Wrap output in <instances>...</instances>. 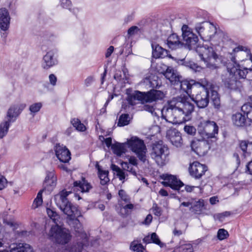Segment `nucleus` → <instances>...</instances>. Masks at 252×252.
I'll list each match as a JSON object with an SVG mask.
<instances>
[{"label":"nucleus","instance_id":"obj_32","mask_svg":"<svg viewBox=\"0 0 252 252\" xmlns=\"http://www.w3.org/2000/svg\"><path fill=\"white\" fill-rule=\"evenodd\" d=\"M246 118L241 113H237L232 116L233 124L237 126H243L245 125Z\"/></svg>","mask_w":252,"mask_h":252},{"label":"nucleus","instance_id":"obj_7","mask_svg":"<svg viewBox=\"0 0 252 252\" xmlns=\"http://www.w3.org/2000/svg\"><path fill=\"white\" fill-rule=\"evenodd\" d=\"M218 126L211 120H203L198 125V132L204 139L215 137L218 133Z\"/></svg>","mask_w":252,"mask_h":252},{"label":"nucleus","instance_id":"obj_49","mask_svg":"<svg viewBox=\"0 0 252 252\" xmlns=\"http://www.w3.org/2000/svg\"><path fill=\"white\" fill-rule=\"evenodd\" d=\"M229 236L228 232L224 229H220L218 231L217 236L219 240H222Z\"/></svg>","mask_w":252,"mask_h":252},{"label":"nucleus","instance_id":"obj_53","mask_svg":"<svg viewBox=\"0 0 252 252\" xmlns=\"http://www.w3.org/2000/svg\"><path fill=\"white\" fill-rule=\"evenodd\" d=\"M140 29L137 26H132L127 31V34L128 36H131L137 34Z\"/></svg>","mask_w":252,"mask_h":252},{"label":"nucleus","instance_id":"obj_20","mask_svg":"<svg viewBox=\"0 0 252 252\" xmlns=\"http://www.w3.org/2000/svg\"><path fill=\"white\" fill-rule=\"evenodd\" d=\"M57 178L55 176L54 171H48L43 183V190H47L49 192L52 191L56 186Z\"/></svg>","mask_w":252,"mask_h":252},{"label":"nucleus","instance_id":"obj_48","mask_svg":"<svg viewBox=\"0 0 252 252\" xmlns=\"http://www.w3.org/2000/svg\"><path fill=\"white\" fill-rule=\"evenodd\" d=\"M42 104L41 102H37L32 104L29 107V110L31 112V114L33 116L36 113H37L41 108Z\"/></svg>","mask_w":252,"mask_h":252},{"label":"nucleus","instance_id":"obj_26","mask_svg":"<svg viewBox=\"0 0 252 252\" xmlns=\"http://www.w3.org/2000/svg\"><path fill=\"white\" fill-rule=\"evenodd\" d=\"M73 190H80L82 192H87L92 188L91 185L85 180L82 181H76L74 182Z\"/></svg>","mask_w":252,"mask_h":252},{"label":"nucleus","instance_id":"obj_35","mask_svg":"<svg viewBox=\"0 0 252 252\" xmlns=\"http://www.w3.org/2000/svg\"><path fill=\"white\" fill-rule=\"evenodd\" d=\"M209 94L211 93V100L213 103V105L216 108L219 109L220 107V99L219 97L218 92L213 90L212 86L211 89H209Z\"/></svg>","mask_w":252,"mask_h":252},{"label":"nucleus","instance_id":"obj_44","mask_svg":"<svg viewBox=\"0 0 252 252\" xmlns=\"http://www.w3.org/2000/svg\"><path fill=\"white\" fill-rule=\"evenodd\" d=\"M184 64L195 72L200 71L202 69V67L200 66L192 61H185Z\"/></svg>","mask_w":252,"mask_h":252},{"label":"nucleus","instance_id":"obj_64","mask_svg":"<svg viewBox=\"0 0 252 252\" xmlns=\"http://www.w3.org/2000/svg\"><path fill=\"white\" fill-rule=\"evenodd\" d=\"M247 168L248 169L250 174H252V160L248 163Z\"/></svg>","mask_w":252,"mask_h":252},{"label":"nucleus","instance_id":"obj_6","mask_svg":"<svg viewBox=\"0 0 252 252\" xmlns=\"http://www.w3.org/2000/svg\"><path fill=\"white\" fill-rule=\"evenodd\" d=\"M48 236L51 240L62 245L67 244L71 237L68 231L62 228L59 225L52 226Z\"/></svg>","mask_w":252,"mask_h":252},{"label":"nucleus","instance_id":"obj_8","mask_svg":"<svg viewBox=\"0 0 252 252\" xmlns=\"http://www.w3.org/2000/svg\"><path fill=\"white\" fill-rule=\"evenodd\" d=\"M195 29L201 38L204 40H211L217 33L216 27L207 21L196 24Z\"/></svg>","mask_w":252,"mask_h":252},{"label":"nucleus","instance_id":"obj_25","mask_svg":"<svg viewBox=\"0 0 252 252\" xmlns=\"http://www.w3.org/2000/svg\"><path fill=\"white\" fill-rule=\"evenodd\" d=\"M153 57L156 59L163 58L168 55V51L158 44H152Z\"/></svg>","mask_w":252,"mask_h":252},{"label":"nucleus","instance_id":"obj_14","mask_svg":"<svg viewBox=\"0 0 252 252\" xmlns=\"http://www.w3.org/2000/svg\"><path fill=\"white\" fill-rule=\"evenodd\" d=\"M226 67L230 75H233L237 80L245 78L248 73V69H241L239 65L236 62L235 57H233L231 58V62L227 63Z\"/></svg>","mask_w":252,"mask_h":252},{"label":"nucleus","instance_id":"obj_18","mask_svg":"<svg viewBox=\"0 0 252 252\" xmlns=\"http://www.w3.org/2000/svg\"><path fill=\"white\" fill-rule=\"evenodd\" d=\"M55 151L56 157L61 162L68 163L70 160V152L65 147L57 144L55 146Z\"/></svg>","mask_w":252,"mask_h":252},{"label":"nucleus","instance_id":"obj_22","mask_svg":"<svg viewBox=\"0 0 252 252\" xmlns=\"http://www.w3.org/2000/svg\"><path fill=\"white\" fill-rule=\"evenodd\" d=\"M10 17L8 10L5 8L0 9V28L6 31L9 27Z\"/></svg>","mask_w":252,"mask_h":252},{"label":"nucleus","instance_id":"obj_16","mask_svg":"<svg viewBox=\"0 0 252 252\" xmlns=\"http://www.w3.org/2000/svg\"><path fill=\"white\" fill-rule=\"evenodd\" d=\"M207 170V166L198 161H194L190 164L189 167L190 175L196 179L200 178Z\"/></svg>","mask_w":252,"mask_h":252},{"label":"nucleus","instance_id":"obj_17","mask_svg":"<svg viewBox=\"0 0 252 252\" xmlns=\"http://www.w3.org/2000/svg\"><path fill=\"white\" fill-rule=\"evenodd\" d=\"M57 53L56 49L48 51L43 57L42 66L45 69H48L58 64V60L55 57Z\"/></svg>","mask_w":252,"mask_h":252},{"label":"nucleus","instance_id":"obj_60","mask_svg":"<svg viewBox=\"0 0 252 252\" xmlns=\"http://www.w3.org/2000/svg\"><path fill=\"white\" fill-rule=\"evenodd\" d=\"M63 162L59 164L58 165V167L60 169H62L66 172H69L70 170L68 169L67 166L65 164H63Z\"/></svg>","mask_w":252,"mask_h":252},{"label":"nucleus","instance_id":"obj_3","mask_svg":"<svg viewBox=\"0 0 252 252\" xmlns=\"http://www.w3.org/2000/svg\"><path fill=\"white\" fill-rule=\"evenodd\" d=\"M212 46L207 45L202 46H198L196 51L198 53L201 59L203 60L206 66L210 69H215L221 62V59L216 53L215 46L211 43Z\"/></svg>","mask_w":252,"mask_h":252},{"label":"nucleus","instance_id":"obj_11","mask_svg":"<svg viewBox=\"0 0 252 252\" xmlns=\"http://www.w3.org/2000/svg\"><path fill=\"white\" fill-rule=\"evenodd\" d=\"M171 104L173 106L180 109L186 117L189 118V115L194 110V105L189 98L185 97H177L171 100Z\"/></svg>","mask_w":252,"mask_h":252},{"label":"nucleus","instance_id":"obj_9","mask_svg":"<svg viewBox=\"0 0 252 252\" xmlns=\"http://www.w3.org/2000/svg\"><path fill=\"white\" fill-rule=\"evenodd\" d=\"M169 154V150L165 145L159 142L153 145L151 156L158 165L165 164Z\"/></svg>","mask_w":252,"mask_h":252},{"label":"nucleus","instance_id":"obj_40","mask_svg":"<svg viewBox=\"0 0 252 252\" xmlns=\"http://www.w3.org/2000/svg\"><path fill=\"white\" fill-rule=\"evenodd\" d=\"M71 124L78 131H84L86 129V127L85 125L81 123L80 120L78 119H72L71 120Z\"/></svg>","mask_w":252,"mask_h":252},{"label":"nucleus","instance_id":"obj_24","mask_svg":"<svg viewBox=\"0 0 252 252\" xmlns=\"http://www.w3.org/2000/svg\"><path fill=\"white\" fill-rule=\"evenodd\" d=\"M167 44L168 47L172 50H176L184 46V42L180 40L176 33H173L168 37Z\"/></svg>","mask_w":252,"mask_h":252},{"label":"nucleus","instance_id":"obj_47","mask_svg":"<svg viewBox=\"0 0 252 252\" xmlns=\"http://www.w3.org/2000/svg\"><path fill=\"white\" fill-rule=\"evenodd\" d=\"M61 5L63 8L68 9L70 12L75 13V8H72V2L70 0H60Z\"/></svg>","mask_w":252,"mask_h":252},{"label":"nucleus","instance_id":"obj_10","mask_svg":"<svg viewBox=\"0 0 252 252\" xmlns=\"http://www.w3.org/2000/svg\"><path fill=\"white\" fill-rule=\"evenodd\" d=\"M127 144L141 161H146L147 148L143 140L136 137H133L127 141Z\"/></svg>","mask_w":252,"mask_h":252},{"label":"nucleus","instance_id":"obj_46","mask_svg":"<svg viewBox=\"0 0 252 252\" xmlns=\"http://www.w3.org/2000/svg\"><path fill=\"white\" fill-rule=\"evenodd\" d=\"M128 114H122L119 118L118 126H119L127 125L129 122Z\"/></svg>","mask_w":252,"mask_h":252},{"label":"nucleus","instance_id":"obj_19","mask_svg":"<svg viewBox=\"0 0 252 252\" xmlns=\"http://www.w3.org/2000/svg\"><path fill=\"white\" fill-rule=\"evenodd\" d=\"M163 74L165 78L169 80L173 85H178L182 78L177 70L169 66L166 67L165 71Z\"/></svg>","mask_w":252,"mask_h":252},{"label":"nucleus","instance_id":"obj_4","mask_svg":"<svg viewBox=\"0 0 252 252\" xmlns=\"http://www.w3.org/2000/svg\"><path fill=\"white\" fill-rule=\"evenodd\" d=\"M171 104V100L167 106H164L161 110L162 118L166 121L173 124H182L189 120L186 117L182 110Z\"/></svg>","mask_w":252,"mask_h":252},{"label":"nucleus","instance_id":"obj_52","mask_svg":"<svg viewBox=\"0 0 252 252\" xmlns=\"http://www.w3.org/2000/svg\"><path fill=\"white\" fill-rule=\"evenodd\" d=\"M154 214L157 216L159 217L162 214V209L160 207H158L156 203L153 204V207L151 209Z\"/></svg>","mask_w":252,"mask_h":252},{"label":"nucleus","instance_id":"obj_39","mask_svg":"<svg viewBox=\"0 0 252 252\" xmlns=\"http://www.w3.org/2000/svg\"><path fill=\"white\" fill-rule=\"evenodd\" d=\"M241 110L246 115L248 119L252 122V106L249 104H245L242 106Z\"/></svg>","mask_w":252,"mask_h":252},{"label":"nucleus","instance_id":"obj_51","mask_svg":"<svg viewBox=\"0 0 252 252\" xmlns=\"http://www.w3.org/2000/svg\"><path fill=\"white\" fill-rule=\"evenodd\" d=\"M184 129L187 134L190 135H194L196 131V128L192 126H185Z\"/></svg>","mask_w":252,"mask_h":252},{"label":"nucleus","instance_id":"obj_57","mask_svg":"<svg viewBox=\"0 0 252 252\" xmlns=\"http://www.w3.org/2000/svg\"><path fill=\"white\" fill-rule=\"evenodd\" d=\"M49 79L50 84L53 86H55L57 80L56 76L54 74H51L49 75Z\"/></svg>","mask_w":252,"mask_h":252},{"label":"nucleus","instance_id":"obj_41","mask_svg":"<svg viewBox=\"0 0 252 252\" xmlns=\"http://www.w3.org/2000/svg\"><path fill=\"white\" fill-rule=\"evenodd\" d=\"M239 147L244 153V156H246V154L250 153V152H248V150L251 147L252 148V143L247 140L241 141L239 142Z\"/></svg>","mask_w":252,"mask_h":252},{"label":"nucleus","instance_id":"obj_55","mask_svg":"<svg viewBox=\"0 0 252 252\" xmlns=\"http://www.w3.org/2000/svg\"><path fill=\"white\" fill-rule=\"evenodd\" d=\"M192 203V202H183L181 203V204L179 206V209L182 212H185L186 211V210H184L182 207H189L190 208V207L191 206Z\"/></svg>","mask_w":252,"mask_h":252},{"label":"nucleus","instance_id":"obj_62","mask_svg":"<svg viewBox=\"0 0 252 252\" xmlns=\"http://www.w3.org/2000/svg\"><path fill=\"white\" fill-rule=\"evenodd\" d=\"M114 47L112 46H110L108 49L107 50L106 53L105 54L106 58L109 57L114 51Z\"/></svg>","mask_w":252,"mask_h":252},{"label":"nucleus","instance_id":"obj_42","mask_svg":"<svg viewBox=\"0 0 252 252\" xmlns=\"http://www.w3.org/2000/svg\"><path fill=\"white\" fill-rule=\"evenodd\" d=\"M47 213L48 216L52 219L53 221L55 223V225H59L60 217L57 213L53 210L47 208Z\"/></svg>","mask_w":252,"mask_h":252},{"label":"nucleus","instance_id":"obj_54","mask_svg":"<svg viewBox=\"0 0 252 252\" xmlns=\"http://www.w3.org/2000/svg\"><path fill=\"white\" fill-rule=\"evenodd\" d=\"M119 195L121 197V198L125 201L126 202H127L129 201V197L126 194L125 190L123 189H121L119 191Z\"/></svg>","mask_w":252,"mask_h":252},{"label":"nucleus","instance_id":"obj_21","mask_svg":"<svg viewBox=\"0 0 252 252\" xmlns=\"http://www.w3.org/2000/svg\"><path fill=\"white\" fill-rule=\"evenodd\" d=\"M26 105L25 103H18L11 106L8 110L7 118L13 122L16 118L26 107Z\"/></svg>","mask_w":252,"mask_h":252},{"label":"nucleus","instance_id":"obj_15","mask_svg":"<svg viewBox=\"0 0 252 252\" xmlns=\"http://www.w3.org/2000/svg\"><path fill=\"white\" fill-rule=\"evenodd\" d=\"M161 178L164 180V181L162 182L163 186L166 187L169 186L171 189L179 192L184 190L183 189L184 188V184L175 176L166 174L162 175Z\"/></svg>","mask_w":252,"mask_h":252},{"label":"nucleus","instance_id":"obj_59","mask_svg":"<svg viewBox=\"0 0 252 252\" xmlns=\"http://www.w3.org/2000/svg\"><path fill=\"white\" fill-rule=\"evenodd\" d=\"M152 219V216L151 214H149L146 217L143 223L146 225H149L151 222Z\"/></svg>","mask_w":252,"mask_h":252},{"label":"nucleus","instance_id":"obj_12","mask_svg":"<svg viewBox=\"0 0 252 252\" xmlns=\"http://www.w3.org/2000/svg\"><path fill=\"white\" fill-rule=\"evenodd\" d=\"M182 31L184 45L189 50L195 48L198 40L197 36L190 31L186 25L183 26Z\"/></svg>","mask_w":252,"mask_h":252},{"label":"nucleus","instance_id":"obj_23","mask_svg":"<svg viewBox=\"0 0 252 252\" xmlns=\"http://www.w3.org/2000/svg\"><path fill=\"white\" fill-rule=\"evenodd\" d=\"M170 141L177 147H180L182 145V138L181 133L176 129H170L167 132Z\"/></svg>","mask_w":252,"mask_h":252},{"label":"nucleus","instance_id":"obj_5","mask_svg":"<svg viewBox=\"0 0 252 252\" xmlns=\"http://www.w3.org/2000/svg\"><path fill=\"white\" fill-rule=\"evenodd\" d=\"M207 84L205 86L199 85L198 89L195 91V93H193L192 100L196 103L197 107L199 108H204L206 107L209 102V89L212 84L209 83L206 80Z\"/></svg>","mask_w":252,"mask_h":252},{"label":"nucleus","instance_id":"obj_34","mask_svg":"<svg viewBox=\"0 0 252 252\" xmlns=\"http://www.w3.org/2000/svg\"><path fill=\"white\" fill-rule=\"evenodd\" d=\"M12 122L7 118V120L0 124V139L3 138L7 133Z\"/></svg>","mask_w":252,"mask_h":252},{"label":"nucleus","instance_id":"obj_56","mask_svg":"<svg viewBox=\"0 0 252 252\" xmlns=\"http://www.w3.org/2000/svg\"><path fill=\"white\" fill-rule=\"evenodd\" d=\"M7 185L6 179L1 175H0V190L3 189Z\"/></svg>","mask_w":252,"mask_h":252},{"label":"nucleus","instance_id":"obj_28","mask_svg":"<svg viewBox=\"0 0 252 252\" xmlns=\"http://www.w3.org/2000/svg\"><path fill=\"white\" fill-rule=\"evenodd\" d=\"M204 206V201L203 200L200 199L197 201L192 202L191 206L190 207V211L194 214H201Z\"/></svg>","mask_w":252,"mask_h":252},{"label":"nucleus","instance_id":"obj_31","mask_svg":"<svg viewBox=\"0 0 252 252\" xmlns=\"http://www.w3.org/2000/svg\"><path fill=\"white\" fill-rule=\"evenodd\" d=\"M10 252H33L32 248L28 244H19L10 250Z\"/></svg>","mask_w":252,"mask_h":252},{"label":"nucleus","instance_id":"obj_33","mask_svg":"<svg viewBox=\"0 0 252 252\" xmlns=\"http://www.w3.org/2000/svg\"><path fill=\"white\" fill-rule=\"evenodd\" d=\"M143 242L146 244H149L151 243H154L156 244L160 247H161L162 243L160 242L158 236L156 233H153L151 236L148 235L145 236L143 239Z\"/></svg>","mask_w":252,"mask_h":252},{"label":"nucleus","instance_id":"obj_45","mask_svg":"<svg viewBox=\"0 0 252 252\" xmlns=\"http://www.w3.org/2000/svg\"><path fill=\"white\" fill-rule=\"evenodd\" d=\"M43 190H40L37 193L36 198L34 200L32 205V208L35 209L40 206L42 203V193Z\"/></svg>","mask_w":252,"mask_h":252},{"label":"nucleus","instance_id":"obj_30","mask_svg":"<svg viewBox=\"0 0 252 252\" xmlns=\"http://www.w3.org/2000/svg\"><path fill=\"white\" fill-rule=\"evenodd\" d=\"M126 143H116L112 145L111 149L115 155L121 156L126 152Z\"/></svg>","mask_w":252,"mask_h":252},{"label":"nucleus","instance_id":"obj_13","mask_svg":"<svg viewBox=\"0 0 252 252\" xmlns=\"http://www.w3.org/2000/svg\"><path fill=\"white\" fill-rule=\"evenodd\" d=\"M179 84H180V89L189 94L192 93V91L193 93H195V91L197 90L198 86H199L200 84L205 86L207 84V83L206 78L201 79L198 81H195L193 80L190 81L182 80L181 79L178 83Z\"/></svg>","mask_w":252,"mask_h":252},{"label":"nucleus","instance_id":"obj_36","mask_svg":"<svg viewBox=\"0 0 252 252\" xmlns=\"http://www.w3.org/2000/svg\"><path fill=\"white\" fill-rule=\"evenodd\" d=\"M238 80L233 75H230L226 79L224 84L227 88L230 89H235L237 87V83Z\"/></svg>","mask_w":252,"mask_h":252},{"label":"nucleus","instance_id":"obj_27","mask_svg":"<svg viewBox=\"0 0 252 252\" xmlns=\"http://www.w3.org/2000/svg\"><path fill=\"white\" fill-rule=\"evenodd\" d=\"M84 247L83 242H76L67 245L62 252H82Z\"/></svg>","mask_w":252,"mask_h":252},{"label":"nucleus","instance_id":"obj_37","mask_svg":"<svg viewBox=\"0 0 252 252\" xmlns=\"http://www.w3.org/2000/svg\"><path fill=\"white\" fill-rule=\"evenodd\" d=\"M111 168L113 171L116 172L117 176L119 180L122 181L123 183H124L126 176H127V174L125 173L124 169H121L119 167L115 164H112Z\"/></svg>","mask_w":252,"mask_h":252},{"label":"nucleus","instance_id":"obj_61","mask_svg":"<svg viewBox=\"0 0 252 252\" xmlns=\"http://www.w3.org/2000/svg\"><path fill=\"white\" fill-rule=\"evenodd\" d=\"M129 164L132 165H137V162L136 158L134 157H130L129 159Z\"/></svg>","mask_w":252,"mask_h":252},{"label":"nucleus","instance_id":"obj_38","mask_svg":"<svg viewBox=\"0 0 252 252\" xmlns=\"http://www.w3.org/2000/svg\"><path fill=\"white\" fill-rule=\"evenodd\" d=\"M129 249L134 252H143L145 250L144 246L140 243V241L138 240H134L131 242Z\"/></svg>","mask_w":252,"mask_h":252},{"label":"nucleus","instance_id":"obj_50","mask_svg":"<svg viewBox=\"0 0 252 252\" xmlns=\"http://www.w3.org/2000/svg\"><path fill=\"white\" fill-rule=\"evenodd\" d=\"M122 165L124 170H126L131 173L132 174H136V172L135 170L133 169L131 164H129L126 162H123L122 163Z\"/></svg>","mask_w":252,"mask_h":252},{"label":"nucleus","instance_id":"obj_63","mask_svg":"<svg viewBox=\"0 0 252 252\" xmlns=\"http://www.w3.org/2000/svg\"><path fill=\"white\" fill-rule=\"evenodd\" d=\"M93 81V78L89 76L85 81V84L87 86H89Z\"/></svg>","mask_w":252,"mask_h":252},{"label":"nucleus","instance_id":"obj_29","mask_svg":"<svg viewBox=\"0 0 252 252\" xmlns=\"http://www.w3.org/2000/svg\"><path fill=\"white\" fill-rule=\"evenodd\" d=\"M95 167L98 170V175L100 179V184L102 185H106L109 181V179L108 177V171L102 170L98 163L96 164Z\"/></svg>","mask_w":252,"mask_h":252},{"label":"nucleus","instance_id":"obj_43","mask_svg":"<svg viewBox=\"0 0 252 252\" xmlns=\"http://www.w3.org/2000/svg\"><path fill=\"white\" fill-rule=\"evenodd\" d=\"M176 252H193L192 246L190 244H185L174 250Z\"/></svg>","mask_w":252,"mask_h":252},{"label":"nucleus","instance_id":"obj_2","mask_svg":"<svg viewBox=\"0 0 252 252\" xmlns=\"http://www.w3.org/2000/svg\"><path fill=\"white\" fill-rule=\"evenodd\" d=\"M164 97V94L161 91L152 90L147 93L137 91L128 95L126 100L128 103L132 106L135 105L140 102L144 104L143 109L153 114L155 110L156 102L162 100Z\"/></svg>","mask_w":252,"mask_h":252},{"label":"nucleus","instance_id":"obj_58","mask_svg":"<svg viewBox=\"0 0 252 252\" xmlns=\"http://www.w3.org/2000/svg\"><path fill=\"white\" fill-rule=\"evenodd\" d=\"M225 218V214L220 213L216 214L214 215V218L215 220H218L220 221H222Z\"/></svg>","mask_w":252,"mask_h":252},{"label":"nucleus","instance_id":"obj_1","mask_svg":"<svg viewBox=\"0 0 252 252\" xmlns=\"http://www.w3.org/2000/svg\"><path fill=\"white\" fill-rule=\"evenodd\" d=\"M70 193V191L62 190L59 193L55 195L54 200L57 206L67 215V219L69 220V225L74 228L76 232L82 234L83 233V228L77 219L78 217L81 216V212L67 198V196Z\"/></svg>","mask_w":252,"mask_h":252}]
</instances>
